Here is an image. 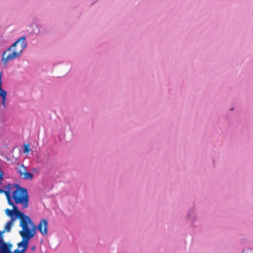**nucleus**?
<instances>
[{"mask_svg":"<svg viewBox=\"0 0 253 253\" xmlns=\"http://www.w3.org/2000/svg\"><path fill=\"white\" fill-rule=\"evenodd\" d=\"M32 250H33V251L35 250V247L34 246V247H32Z\"/></svg>","mask_w":253,"mask_h":253,"instance_id":"9b49d317","label":"nucleus"},{"mask_svg":"<svg viewBox=\"0 0 253 253\" xmlns=\"http://www.w3.org/2000/svg\"><path fill=\"white\" fill-rule=\"evenodd\" d=\"M1 74L0 73V96L2 98V104L4 108L6 107V95L7 92L5 90H3L1 87Z\"/></svg>","mask_w":253,"mask_h":253,"instance_id":"423d86ee","label":"nucleus"},{"mask_svg":"<svg viewBox=\"0 0 253 253\" xmlns=\"http://www.w3.org/2000/svg\"><path fill=\"white\" fill-rule=\"evenodd\" d=\"M7 202L9 205L12 206L13 208L12 210L6 209L5 210V214L7 216L10 217V219L6 223L3 230L4 232L5 231L9 232L11 231V228L16 218L19 219V226L22 228L21 231H26L29 233L36 231V225L31 218L23 212L20 211L12 201V204L9 202Z\"/></svg>","mask_w":253,"mask_h":253,"instance_id":"f257e3e1","label":"nucleus"},{"mask_svg":"<svg viewBox=\"0 0 253 253\" xmlns=\"http://www.w3.org/2000/svg\"><path fill=\"white\" fill-rule=\"evenodd\" d=\"M17 170L20 177H22L27 169L23 165H19L17 168Z\"/></svg>","mask_w":253,"mask_h":253,"instance_id":"0eeeda50","label":"nucleus"},{"mask_svg":"<svg viewBox=\"0 0 253 253\" xmlns=\"http://www.w3.org/2000/svg\"><path fill=\"white\" fill-rule=\"evenodd\" d=\"M33 174L30 172H29L27 170L24 173L22 177L25 179L31 180L33 178Z\"/></svg>","mask_w":253,"mask_h":253,"instance_id":"6e6552de","label":"nucleus"},{"mask_svg":"<svg viewBox=\"0 0 253 253\" xmlns=\"http://www.w3.org/2000/svg\"><path fill=\"white\" fill-rule=\"evenodd\" d=\"M12 244L6 243L3 240L0 243V253H13L11 252Z\"/></svg>","mask_w":253,"mask_h":253,"instance_id":"39448f33","label":"nucleus"},{"mask_svg":"<svg viewBox=\"0 0 253 253\" xmlns=\"http://www.w3.org/2000/svg\"><path fill=\"white\" fill-rule=\"evenodd\" d=\"M3 233L4 231H0V243H1V241L3 240Z\"/></svg>","mask_w":253,"mask_h":253,"instance_id":"9d476101","label":"nucleus"},{"mask_svg":"<svg viewBox=\"0 0 253 253\" xmlns=\"http://www.w3.org/2000/svg\"><path fill=\"white\" fill-rule=\"evenodd\" d=\"M36 234V231L31 233L27 231H20L19 234L22 238V240L18 243V248H22L21 250L16 249L14 251V253H24L27 249L29 246V242L30 239L34 237Z\"/></svg>","mask_w":253,"mask_h":253,"instance_id":"7ed1b4c3","label":"nucleus"},{"mask_svg":"<svg viewBox=\"0 0 253 253\" xmlns=\"http://www.w3.org/2000/svg\"><path fill=\"white\" fill-rule=\"evenodd\" d=\"M24 153L28 154L30 152L29 145L28 144H25L24 146Z\"/></svg>","mask_w":253,"mask_h":253,"instance_id":"1a4fd4ad","label":"nucleus"},{"mask_svg":"<svg viewBox=\"0 0 253 253\" xmlns=\"http://www.w3.org/2000/svg\"><path fill=\"white\" fill-rule=\"evenodd\" d=\"M27 46L25 37L23 36L15 42L12 46L8 48L7 51L2 54L3 60L6 63L9 61L12 60L18 57L22 51Z\"/></svg>","mask_w":253,"mask_h":253,"instance_id":"f03ea898","label":"nucleus"},{"mask_svg":"<svg viewBox=\"0 0 253 253\" xmlns=\"http://www.w3.org/2000/svg\"><path fill=\"white\" fill-rule=\"evenodd\" d=\"M48 226L47 220L42 219L37 226H36V228L42 235L46 236L48 233Z\"/></svg>","mask_w":253,"mask_h":253,"instance_id":"20e7f679","label":"nucleus"}]
</instances>
